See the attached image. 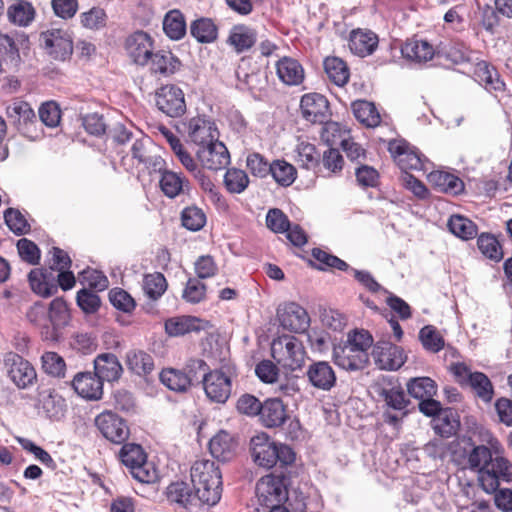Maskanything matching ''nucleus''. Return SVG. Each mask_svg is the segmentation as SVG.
Segmentation results:
<instances>
[{"instance_id":"1","label":"nucleus","mask_w":512,"mask_h":512,"mask_svg":"<svg viewBox=\"0 0 512 512\" xmlns=\"http://www.w3.org/2000/svg\"><path fill=\"white\" fill-rule=\"evenodd\" d=\"M467 466L477 471L480 487L486 493L498 491L501 483L512 482V463L506 458L496 456L485 445H475L467 454Z\"/></svg>"},{"instance_id":"2","label":"nucleus","mask_w":512,"mask_h":512,"mask_svg":"<svg viewBox=\"0 0 512 512\" xmlns=\"http://www.w3.org/2000/svg\"><path fill=\"white\" fill-rule=\"evenodd\" d=\"M373 337L366 330H353L347 334L346 341L334 346V363L346 371L363 370L369 363V349Z\"/></svg>"},{"instance_id":"3","label":"nucleus","mask_w":512,"mask_h":512,"mask_svg":"<svg viewBox=\"0 0 512 512\" xmlns=\"http://www.w3.org/2000/svg\"><path fill=\"white\" fill-rule=\"evenodd\" d=\"M194 490L200 497V503L216 505L222 495V473L214 461L196 460L190 470Z\"/></svg>"},{"instance_id":"4","label":"nucleus","mask_w":512,"mask_h":512,"mask_svg":"<svg viewBox=\"0 0 512 512\" xmlns=\"http://www.w3.org/2000/svg\"><path fill=\"white\" fill-rule=\"evenodd\" d=\"M250 450L254 462L265 469L277 464L288 466L295 461V453L289 446L271 441L265 433L251 438Z\"/></svg>"},{"instance_id":"5","label":"nucleus","mask_w":512,"mask_h":512,"mask_svg":"<svg viewBox=\"0 0 512 512\" xmlns=\"http://www.w3.org/2000/svg\"><path fill=\"white\" fill-rule=\"evenodd\" d=\"M119 459L139 482L149 484L158 479L157 469L147 461V455L139 444H124L119 451Z\"/></svg>"},{"instance_id":"6","label":"nucleus","mask_w":512,"mask_h":512,"mask_svg":"<svg viewBox=\"0 0 512 512\" xmlns=\"http://www.w3.org/2000/svg\"><path fill=\"white\" fill-rule=\"evenodd\" d=\"M6 116L17 131L29 140L35 141L42 136L36 114L28 102L14 99L6 107Z\"/></svg>"},{"instance_id":"7","label":"nucleus","mask_w":512,"mask_h":512,"mask_svg":"<svg viewBox=\"0 0 512 512\" xmlns=\"http://www.w3.org/2000/svg\"><path fill=\"white\" fill-rule=\"evenodd\" d=\"M271 353L278 364L292 371L303 365L306 355L302 342L290 335L274 339L271 344Z\"/></svg>"},{"instance_id":"8","label":"nucleus","mask_w":512,"mask_h":512,"mask_svg":"<svg viewBox=\"0 0 512 512\" xmlns=\"http://www.w3.org/2000/svg\"><path fill=\"white\" fill-rule=\"evenodd\" d=\"M450 369L456 381L463 387L471 388L484 403H490L493 400L494 386L486 374L478 371L473 372L464 363H455Z\"/></svg>"},{"instance_id":"9","label":"nucleus","mask_w":512,"mask_h":512,"mask_svg":"<svg viewBox=\"0 0 512 512\" xmlns=\"http://www.w3.org/2000/svg\"><path fill=\"white\" fill-rule=\"evenodd\" d=\"M48 325L44 327L43 340L56 343L62 338V330L69 324L70 311L63 298H55L47 307Z\"/></svg>"},{"instance_id":"10","label":"nucleus","mask_w":512,"mask_h":512,"mask_svg":"<svg viewBox=\"0 0 512 512\" xmlns=\"http://www.w3.org/2000/svg\"><path fill=\"white\" fill-rule=\"evenodd\" d=\"M256 495L259 504L266 508L282 504L288 498L283 480L273 475L262 477L257 482Z\"/></svg>"},{"instance_id":"11","label":"nucleus","mask_w":512,"mask_h":512,"mask_svg":"<svg viewBox=\"0 0 512 512\" xmlns=\"http://www.w3.org/2000/svg\"><path fill=\"white\" fill-rule=\"evenodd\" d=\"M388 150L397 165L403 171L407 170H423L425 169L426 158L419 150L411 146L405 140H393L388 144Z\"/></svg>"},{"instance_id":"12","label":"nucleus","mask_w":512,"mask_h":512,"mask_svg":"<svg viewBox=\"0 0 512 512\" xmlns=\"http://www.w3.org/2000/svg\"><path fill=\"white\" fill-rule=\"evenodd\" d=\"M95 425L101 434L115 444L124 443L130 434L124 419L111 411H104L95 418Z\"/></svg>"},{"instance_id":"13","label":"nucleus","mask_w":512,"mask_h":512,"mask_svg":"<svg viewBox=\"0 0 512 512\" xmlns=\"http://www.w3.org/2000/svg\"><path fill=\"white\" fill-rule=\"evenodd\" d=\"M156 105L169 117H180L186 112L184 93L175 85H165L156 92Z\"/></svg>"},{"instance_id":"14","label":"nucleus","mask_w":512,"mask_h":512,"mask_svg":"<svg viewBox=\"0 0 512 512\" xmlns=\"http://www.w3.org/2000/svg\"><path fill=\"white\" fill-rule=\"evenodd\" d=\"M41 41L47 53L55 60L64 61L72 54L73 43L64 30H47L41 34Z\"/></svg>"},{"instance_id":"15","label":"nucleus","mask_w":512,"mask_h":512,"mask_svg":"<svg viewBox=\"0 0 512 512\" xmlns=\"http://www.w3.org/2000/svg\"><path fill=\"white\" fill-rule=\"evenodd\" d=\"M372 354L376 364L382 370H397L406 361L404 350L389 341H378Z\"/></svg>"},{"instance_id":"16","label":"nucleus","mask_w":512,"mask_h":512,"mask_svg":"<svg viewBox=\"0 0 512 512\" xmlns=\"http://www.w3.org/2000/svg\"><path fill=\"white\" fill-rule=\"evenodd\" d=\"M280 325L291 332H305L310 324L307 311L295 302H290L277 310Z\"/></svg>"},{"instance_id":"17","label":"nucleus","mask_w":512,"mask_h":512,"mask_svg":"<svg viewBox=\"0 0 512 512\" xmlns=\"http://www.w3.org/2000/svg\"><path fill=\"white\" fill-rule=\"evenodd\" d=\"M302 116L311 123H326L330 116L329 102L319 93H307L301 97Z\"/></svg>"},{"instance_id":"18","label":"nucleus","mask_w":512,"mask_h":512,"mask_svg":"<svg viewBox=\"0 0 512 512\" xmlns=\"http://www.w3.org/2000/svg\"><path fill=\"white\" fill-rule=\"evenodd\" d=\"M196 156L204 168L213 171L224 169L230 163L228 149L219 139L198 148Z\"/></svg>"},{"instance_id":"19","label":"nucleus","mask_w":512,"mask_h":512,"mask_svg":"<svg viewBox=\"0 0 512 512\" xmlns=\"http://www.w3.org/2000/svg\"><path fill=\"white\" fill-rule=\"evenodd\" d=\"M8 376L19 388H26L36 380V372L33 366L15 353H9L5 358Z\"/></svg>"},{"instance_id":"20","label":"nucleus","mask_w":512,"mask_h":512,"mask_svg":"<svg viewBox=\"0 0 512 512\" xmlns=\"http://www.w3.org/2000/svg\"><path fill=\"white\" fill-rule=\"evenodd\" d=\"M153 44V39L148 33L137 31L127 37L125 49L135 64L144 66L149 63L153 54Z\"/></svg>"},{"instance_id":"21","label":"nucleus","mask_w":512,"mask_h":512,"mask_svg":"<svg viewBox=\"0 0 512 512\" xmlns=\"http://www.w3.org/2000/svg\"><path fill=\"white\" fill-rule=\"evenodd\" d=\"M202 383L206 396L213 402L225 403L231 394V379L220 370L205 373Z\"/></svg>"},{"instance_id":"22","label":"nucleus","mask_w":512,"mask_h":512,"mask_svg":"<svg viewBox=\"0 0 512 512\" xmlns=\"http://www.w3.org/2000/svg\"><path fill=\"white\" fill-rule=\"evenodd\" d=\"M186 126L189 140L199 148L219 138L215 123L205 117L191 118Z\"/></svg>"},{"instance_id":"23","label":"nucleus","mask_w":512,"mask_h":512,"mask_svg":"<svg viewBox=\"0 0 512 512\" xmlns=\"http://www.w3.org/2000/svg\"><path fill=\"white\" fill-rule=\"evenodd\" d=\"M305 375L312 387L322 391H330L337 380L333 367L326 361L312 362Z\"/></svg>"},{"instance_id":"24","label":"nucleus","mask_w":512,"mask_h":512,"mask_svg":"<svg viewBox=\"0 0 512 512\" xmlns=\"http://www.w3.org/2000/svg\"><path fill=\"white\" fill-rule=\"evenodd\" d=\"M74 391L82 398L99 400L103 395V382L92 372H78L70 382Z\"/></svg>"},{"instance_id":"25","label":"nucleus","mask_w":512,"mask_h":512,"mask_svg":"<svg viewBox=\"0 0 512 512\" xmlns=\"http://www.w3.org/2000/svg\"><path fill=\"white\" fill-rule=\"evenodd\" d=\"M259 419L267 428L280 427L288 419L287 406L280 398H268L263 402Z\"/></svg>"},{"instance_id":"26","label":"nucleus","mask_w":512,"mask_h":512,"mask_svg":"<svg viewBox=\"0 0 512 512\" xmlns=\"http://www.w3.org/2000/svg\"><path fill=\"white\" fill-rule=\"evenodd\" d=\"M238 443L227 431L221 430L209 441L211 455L221 462H228L236 455Z\"/></svg>"},{"instance_id":"27","label":"nucleus","mask_w":512,"mask_h":512,"mask_svg":"<svg viewBox=\"0 0 512 512\" xmlns=\"http://www.w3.org/2000/svg\"><path fill=\"white\" fill-rule=\"evenodd\" d=\"M378 43L377 34L367 29L352 30L349 36V48L359 57L371 55L378 47Z\"/></svg>"},{"instance_id":"28","label":"nucleus","mask_w":512,"mask_h":512,"mask_svg":"<svg viewBox=\"0 0 512 512\" xmlns=\"http://www.w3.org/2000/svg\"><path fill=\"white\" fill-rule=\"evenodd\" d=\"M159 186L163 194L174 199L177 196L189 193L191 190L190 181L181 173L172 170H165L160 175Z\"/></svg>"},{"instance_id":"29","label":"nucleus","mask_w":512,"mask_h":512,"mask_svg":"<svg viewBox=\"0 0 512 512\" xmlns=\"http://www.w3.org/2000/svg\"><path fill=\"white\" fill-rule=\"evenodd\" d=\"M95 374L103 381H117L123 372L121 363L113 353H103L94 360Z\"/></svg>"},{"instance_id":"30","label":"nucleus","mask_w":512,"mask_h":512,"mask_svg":"<svg viewBox=\"0 0 512 512\" xmlns=\"http://www.w3.org/2000/svg\"><path fill=\"white\" fill-rule=\"evenodd\" d=\"M277 76L289 86L300 85L304 80V69L300 62L291 57H283L276 63Z\"/></svg>"},{"instance_id":"31","label":"nucleus","mask_w":512,"mask_h":512,"mask_svg":"<svg viewBox=\"0 0 512 512\" xmlns=\"http://www.w3.org/2000/svg\"><path fill=\"white\" fill-rule=\"evenodd\" d=\"M429 183L439 192L458 195L464 191L463 181L447 171H432L428 174Z\"/></svg>"},{"instance_id":"32","label":"nucleus","mask_w":512,"mask_h":512,"mask_svg":"<svg viewBox=\"0 0 512 512\" xmlns=\"http://www.w3.org/2000/svg\"><path fill=\"white\" fill-rule=\"evenodd\" d=\"M256 40L257 33L253 28L239 24L231 28L227 43L233 47L236 53L240 54L251 49Z\"/></svg>"},{"instance_id":"33","label":"nucleus","mask_w":512,"mask_h":512,"mask_svg":"<svg viewBox=\"0 0 512 512\" xmlns=\"http://www.w3.org/2000/svg\"><path fill=\"white\" fill-rule=\"evenodd\" d=\"M403 57L417 63L431 60L435 54L434 47L423 39H408L401 48Z\"/></svg>"},{"instance_id":"34","label":"nucleus","mask_w":512,"mask_h":512,"mask_svg":"<svg viewBox=\"0 0 512 512\" xmlns=\"http://www.w3.org/2000/svg\"><path fill=\"white\" fill-rule=\"evenodd\" d=\"M150 70L154 74L167 77L174 74L180 67V61L170 51L153 52L149 59Z\"/></svg>"},{"instance_id":"35","label":"nucleus","mask_w":512,"mask_h":512,"mask_svg":"<svg viewBox=\"0 0 512 512\" xmlns=\"http://www.w3.org/2000/svg\"><path fill=\"white\" fill-rule=\"evenodd\" d=\"M167 498L171 502H175L184 508H190L200 503V497L197 491H191L185 482L171 483L167 487Z\"/></svg>"},{"instance_id":"36","label":"nucleus","mask_w":512,"mask_h":512,"mask_svg":"<svg viewBox=\"0 0 512 512\" xmlns=\"http://www.w3.org/2000/svg\"><path fill=\"white\" fill-rule=\"evenodd\" d=\"M432 424L435 433L444 438L455 435L460 425L456 412L451 408L443 409L438 413L433 418Z\"/></svg>"},{"instance_id":"37","label":"nucleus","mask_w":512,"mask_h":512,"mask_svg":"<svg viewBox=\"0 0 512 512\" xmlns=\"http://www.w3.org/2000/svg\"><path fill=\"white\" fill-rule=\"evenodd\" d=\"M475 75L478 81L484 85L488 91L502 92L505 89V83L500 79L498 72L494 67L489 66L485 61L477 63Z\"/></svg>"},{"instance_id":"38","label":"nucleus","mask_w":512,"mask_h":512,"mask_svg":"<svg viewBox=\"0 0 512 512\" xmlns=\"http://www.w3.org/2000/svg\"><path fill=\"white\" fill-rule=\"evenodd\" d=\"M7 17L12 24L26 27L34 20L35 9L29 2L18 1L8 7Z\"/></svg>"},{"instance_id":"39","label":"nucleus","mask_w":512,"mask_h":512,"mask_svg":"<svg viewBox=\"0 0 512 512\" xmlns=\"http://www.w3.org/2000/svg\"><path fill=\"white\" fill-rule=\"evenodd\" d=\"M126 364L133 373L142 376L154 369L153 358L142 350H131L126 354Z\"/></svg>"},{"instance_id":"40","label":"nucleus","mask_w":512,"mask_h":512,"mask_svg":"<svg viewBox=\"0 0 512 512\" xmlns=\"http://www.w3.org/2000/svg\"><path fill=\"white\" fill-rule=\"evenodd\" d=\"M352 110L355 118L367 127H375L381 121L376 106L366 100H357L352 103Z\"/></svg>"},{"instance_id":"41","label":"nucleus","mask_w":512,"mask_h":512,"mask_svg":"<svg viewBox=\"0 0 512 512\" xmlns=\"http://www.w3.org/2000/svg\"><path fill=\"white\" fill-rule=\"evenodd\" d=\"M191 35L200 43H212L218 37V28L209 18H200L190 25Z\"/></svg>"},{"instance_id":"42","label":"nucleus","mask_w":512,"mask_h":512,"mask_svg":"<svg viewBox=\"0 0 512 512\" xmlns=\"http://www.w3.org/2000/svg\"><path fill=\"white\" fill-rule=\"evenodd\" d=\"M201 320L192 316H182L166 321L165 330L170 336H180L200 330Z\"/></svg>"},{"instance_id":"43","label":"nucleus","mask_w":512,"mask_h":512,"mask_svg":"<svg viewBox=\"0 0 512 512\" xmlns=\"http://www.w3.org/2000/svg\"><path fill=\"white\" fill-rule=\"evenodd\" d=\"M159 378L163 385L176 392H184L191 385L190 376H187L185 372L173 368L162 370Z\"/></svg>"},{"instance_id":"44","label":"nucleus","mask_w":512,"mask_h":512,"mask_svg":"<svg viewBox=\"0 0 512 512\" xmlns=\"http://www.w3.org/2000/svg\"><path fill=\"white\" fill-rule=\"evenodd\" d=\"M324 69L328 78L338 86L345 85L349 80V69L338 57H327L324 60Z\"/></svg>"},{"instance_id":"45","label":"nucleus","mask_w":512,"mask_h":512,"mask_svg":"<svg viewBox=\"0 0 512 512\" xmlns=\"http://www.w3.org/2000/svg\"><path fill=\"white\" fill-rule=\"evenodd\" d=\"M449 231L463 240L473 239L477 235V226L461 215H452L447 223Z\"/></svg>"},{"instance_id":"46","label":"nucleus","mask_w":512,"mask_h":512,"mask_svg":"<svg viewBox=\"0 0 512 512\" xmlns=\"http://www.w3.org/2000/svg\"><path fill=\"white\" fill-rule=\"evenodd\" d=\"M408 393L415 399L423 400L427 397H434L437 392L435 382L429 377H418L407 383Z\"/></svg>"},{"instance_id":"47","label":"nucleus","mask_w":512,"mask_h":512,"mask_svg":"<svg viewBox=\"0 0 512 512\" xmlns=\"http://www.w3.org/2000/svg\"><path fill=\"white\" fill-rule=\"evenodd\" d=\"M163 30L170 39H181L186 33L183 15L178 10L168 12L163 20Z\"/></svg>"},{"instance_id":"48","label":"nucleus","mask_w":512,"mask_h":512,"mask_svg":"<svg viewBox=\"0 0 512 512\" xmlns=\"http://www.w3.org/2000/svg\"><path fill=\"white\" fill-rule=\"evenodd\" d=\"M273 179L281 186L288 187L296 179V168L284 160H275L272 162L270 173Z\"/></svg>"},{"instance_id":"49","label":"nucleus","mask_w":512,"mask_h":512,"mask_svg":"<svg viewBox=\"0 0 512 512\" xmlns=\"http://www.w3.org/2000/svg\"><path fill=\"white\" fill-rule=\"evenodd\" d=\"M296 162L305 169H314L320 163V153L310 143L301 142L296 149Z\"/></svg>"},{"instance_id":"50","label":"nucleus","mask_w":512,"mask_h":512,"mask_svg":"<svg viewBox=\"0 0 512 512\" xmlns=\"http://www.w3.org/2000/svg\"><path fill=\"white\" fill-rule=\"evenodd\" d=\"M42 368L45 373L52 377L64 378L66 374V363L56 352H45L41 357Z\"/></svg>"},{"instance_id":"51","label":"nucleus","mask_w":512,"mask_h":512,"mask_svg":"<svg viewBox=\"0 0 512 512\" xmlns=\"http://www.w3.org/2000/svg\"><path fill=\"white\" fill-rule=\"evenodd\" d=\"M224 184L230 193L240 194L248 187L249 178L245 171L231 168L224 175Z\"/></svg>"},{"instance_id":"52","label":"nucleus","mask_w":512,"mask_h":512,"mask_svg":"<svg viewBox=\"0 0 512 512\" xmlns=\"http://www.w3.org/2000/svg\"><path fill=\"white\" fill-rule=\"evenodd\" d=\"M167 289V282L163 274H147L143 280V290L145 294L153 300L158 299Z\"/></svg>"},{"instance_id":"53","label":"nucleus","mask_w":512,"mask_h":512,"mask_svg":"<svg viewBox=\"0 0 512 512\" xmlns=\"http://www.w3.org/2000/svg\"><path fill=\"white\" fill-rule=\"evenodd\" d=\"M28 281L31 289L40 296L49 297L57 291V286L49 284L46 274L38 269L30 271Z\"/></svg>"},{"instance_id":"54","label":"nucleus","mask_w":512,"mask_h":512,"mask_svg":"<svg viewBox=\"0 0 512 512\" xmlns=\"http://www.w3.org/2000/svg\"><path fill=\"white\" fill-rule=\"evenodd\" d=\"M4 220L8 228L16 235H24L30 231V224L18 209L8 208L5 210Z\"/></svg>"},{"instance_id":"55","label":"nucleus","mask_w":512,"mask_h":512,"mask_svg":"<svg viewBox=\"0 0 512 512\" xmlns=\"http://www.w3.org/2000/svg\"><path fill=\"white\" fill-rule=\"evenodd\" d=\"M182 225L191 231L202 229L206 223V215L197 206L186 207L181 213Z\"/></svg>"},{"instance_id":"56","label":"nucleus","mask_w":512,"mask_h":512,"mask_svg":"<svg viewBox=\"0 0 512 512\" xmlns=\"http://www.w3.org/2000/svg\"><path fill=\"white\" fill-rule=\"evenodd\" d=\"M477 245L483 255L496 262L503 258V252L498 240L490 234H481L478 237Z\"/></svg>"},{"instance_id":"57","label":"nucleus","mask_w":512,"mask_h":512,"mask_svg":"<svg viewBox=\"0 0 512 512\" xmlns=\"http://www.w3.org/2000/svg\"><path fill=\"white\" fill-rule=\"evenodd\" d=\"M419 339L423 347L433 353H437L444 347L443 337L432 325L424 326L419 332Z\"/></svg>"},{"instance_id":"58","label":"nucleus","mask_w":512,"mask_h":512,"mask_svg":"<svg viewBox=\"0 0 512 512\" xmlns=\"http://www.w3.org/2000/svg\"><path fill=\"white\" fill-rule=\"evenodd\" d=\"M386 405L394 410L403 411L407 408L409 400L406 398L403 389L400 386L383 388L381 391Z\"/></svg>"},{"instance_id":"59","label":"nucleus","mask_w":512,"mask_h":512,"mask_svg":"<svg viewBox=\"0 0 512 512\" xmlns=\"http://www.w3.org/2000/svg\"><path fill=\"white\" fill-rule=\"evenodd\" d=\"M313 258L319 262L317 266L320 270H325L326 268H336L341 271H346L349 269V265L343 261L342 259L329 254L328 252L321 250L320 248H314L312 250Z\"/></svg>"},{"instance_id":"60","label":"nucleus","mask_w":512,"mask_h":512,"mask_svg":"<svg viewBox=\"0 0 512 512\" xmlns=\"http://www.w3.org/2000/svg\"><path fill=\"white\" fill-rule=\"evenodd\" d=\"M107 15L102 8L93 7L80 14L83 27L90 30H99L106 25Z\"/></svg>"},{"instance_id":"61","label":"nucleus","mask_w":512,"mask_h":512,"mask_svg":"<svg viewBox=\"0 0 512 512\" xmlns=\"http://www.w3.org/2000/svg\"><path fill=\"white\" fill-rule=\"evenodd\" d=\"M109 300L116 309L125 313L132 312L136 306L131 295L121 288H114L110 290Z\"/></svg>"},{"instance_id":"62","label":"nucleus","mask_w":512,"mask_h":512,"mask_svg":"<svg viewBox=\"0 0 512 512\" xmlns=\"http://www.w3.org/2000/svg\"><path fill=\"white\" fill-rule=\"evenodd\" d=\"M26 318L34 326L40 329L43 338L44 327L48 325V310L42 302H36L26 312Z\"/></svg>"},{"instance_id":"63","label":"nucleus","mask_w":512,"mask_h":512,"mask_svg":"<svg viewBox=\"0 0 512 512\" xmlns=\"http://www.w3.org/2000/svg\"><path fill=\"white\" fill-rule=\"evenodd\" d=\"M246 165L252 175L264 178L271 173L272 163L268 161L259 153H251L247 156Z\"/></svg>"},{"instance_id":"64","label":"nucleus","mask_w":512,"mask_h":512,"mask_svg":"<svg viewBox=\"0 0 512 512\" xmlns=\"http://www.w3.org/2000/svg\"><path fill=\"white\" fill-rule=\"evenodd\" d=\"M39 118L40 121L48 127H56L61 118V111L58 105L53 101L43 103L39 107Z\"/></svg>"}]
</instances>
